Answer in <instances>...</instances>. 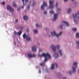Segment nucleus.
I'll return each instance as SVG.
<instances>
[{
    "label": "nucleus",
    "mask_w": 79,
    "mask_h": 79,
    "mask_svg": "<svg viewBox=\"0 0 79 79\" xmlns=\"http://www.w3.org/2000/svg\"><path fill=\"white\" fill-rule=\"evenodd\" d=\"M18 19H16V20H15V23H16V22H18Z\"/></svg>",
    "instance_id": "obj_40"
},
{
    "label": "nucleus",
    "mask_w": 79,
    "mask_h": 79,
    "mask_svg": "<svg viewBox=\"0 0 79 79\" xmlns=\"http://www.w3.org/2000/svg\"><path fill=\"white\" fill-rule=\"evenodd\" d=\"M44 63H40V66H43V65H44Z\"/></svg>",
    "instance_id": "obj_32"
},
{
    "label": "nucleus",
    "mask_w": 79,
    "mask_h": 79,
    "mask_svg": "<svg viewBox=\"0 0 79 79\" xmlns=\"http://www.w3.org/2000/svg\"><path fill=\"white\" fill-rule=\"evenodd\" d=\"M39 56L40 58L44 56L45 57L44 62H47L48 60V59H50V58H52L51 54L48 52H47L46 53H43L42 54H40L39 55Z\"/></svg>",
    "instance_id": "obj_1"
},
{
    "label": "nucleus",
    "mask_w": 79,
    "mask_h": 79,
    "mask_svg": "<svg viewBox=\"0 0 79 79\" xmlns=\"http://www.w3.org/2000/svg\"><path fill=\"white\" fill-rule=\"evenodd\" d=\"M60 45L59 44H57V48L58 49V51L59 53L60 54V56H63V50L61 49H60Z\"/></svg>",
    "instance_id": "obj_8"
},
{
    "label": "nucleus",
    "mask_w": 79,
    "mask_h": 79,
    "mask_svg": "<svg viewBox=\"0 0 79 79\" xmlns=\"http://www.w3.org/2000/svg\"><path fill=\"white\" fill-rule=\"evenodd\" d=\"M73 31H77V28H73Z\"/></svg>",
    "instance_id": "obj_30"
},
{
    "label": "nucleus",
    "mask_w": 79,
    "mask_h": 79,
    "mask_svg": "<svg viewBox=\"0 0 79 79\" xmlns=\"http://www.w3.org/2000/svg\"><path fill=\"white\" fill-rule=\"evenodd\" d=\"M42 49H39V52H42Z\"/></svg>",
    "instance_id": "obj_36"
},
{
    "label": "nucleus",
    "mask_w": 79,
    "mask_h": 79,
    "mask_svg": "<svg viewBox=\"0 0 79 79\" xmlns=\"http://www.w3.org/2000/svg\"><path fill=\"white\" fill-rule=\"evenodd\" d=\"M73 72V70H69L67 72V73L68 74H69V75H71V74H73V72Z\"/></svg>",
    "instance_id": "obj_17"
},
{
    "label": "nucleus",
    "mask_w": 79,
    "mask_h": 79,
    "mask_svg": "<svg viewBox=\"0 0 79 79\" xmlns=\"http://www.w3.org/2000/svg\"><path fill=\"white\" fill-rule=\"evenodd\" d=\"M58 19V14H54V16L53 18V21H56Z\"/></svg>",
    "instance_id": "obj_14"
},
{
    "label": "nucleus",
    "mask_w": 79,
    "mask_h": 79,
    "mask_svg": "<svg viewBox=\"0 0 79 79\" xmlns=\"http://www.w3.org/2000/svg\"><path fill=\"white\" fill-rule=\"evenodd\" d=\"M21 33H22V31H20L17 33V35H20L21 34Z\"/></svg>",
    "instance_id": "obj_22"
},
{
    "label": "nucleus",
    "mask_w": 79,
    "mask_h": 79,
    "mask_svg": "<svg viewBox=\"0 0 79 79\" xmlns=\"http://www.w3.org/2000/svg\"><path fill=\"white\" fill-rule=\"evenodd\" d=\"M11 7L10 6L8 5L7 6V8L8 9V10H10L11 9Z\"/></svg>",
    "instance_id": "obj_28"
},
{
    "label": "nucleus",
    "mask_w": 79,
    "mask_h": 79,
    "mask_svg": "<svg viewBox=\"0 0 79 79\" xmlns=\"http://www.w3.org/2000/svg\"><path fill=\"white\" fill-rule=\"evenodd\" d=\"M72 11V9L71 8H69L67 10V13L69 14Z\"/></svg>",
    "instance_id": "obj_15"
},
{
    "label": "nucleus",
    "mask_w": 79,
    "mask_h": 79,
    "mask_svg": "<svg viewBox=\"0 0 79 79\" xmlns=\"http://www.w3.org/2000/svg\"><path fill=\"white\" fill-rule=\"evenodd\" d=\"M9 10L10 12H13L14 11V9H13V8L11 7L10 9Z\"/></svg>",
    "instance_id": "obj_24"
},
{
    "label": "nucleus",
    "mask_w": 79,
    "mask_h": 79,
    "mask_svg": "<svg viewBox=\"0 0 79 79\" xmlns=\"http://www.w3.org/2000/svg\"><path fill=\"white\" fill-rule=\"evenodd\" d=\"M23 19L25 21H27L28 19V17L27 15H24L23 17Z\"/></svg>",
    "instance_id": "obj_18"
},
{
    "label": "nucleus",
    "mask_w": 79,
    "mask_h": 79,
    "mask_svg": "<svg viewBox=\"0 0 79 79\" xmlns=\"http://www.w3.org/2000/svg\"><path fill=\"white\" fill-rule=\"evenodd\" d=\"M20 29H23V27H20Z\"/></svg>",
    "instance_id": "obj_43"
},
{
    "label": "nucleus",
    "mask_w": 79,
    "mask_h": 79,
    "mask_svg": "<svg viewBox=\"0 0 79 79\" xmlns=\"http://www.w3.org/2000/svg\"><path fill=\"white\" fill-rule=\"evenodd\" d=\"M27 56H28L29 58H33V57H35V55H32L31 53H27Z\"/></svg>",
    "instance_id": "obj_13"
},
{
    "label": "nucleus",
    "mask_w": 79,
    "mask_h": 79,
    "mask_svg": "<svg viewBox=\"0 0 79 79\" xmlns=\"http://www.w3.org/2000/svg\"><path fill=\"white\" fill-rule=\"evenodd\" d=\"M63 79H67L66 78V77H64L63 78Z\"/></svg>",
    "instance_id": "obj_41"
},
{
    "label": "nucleus",
    "mask_w": 79,
    "mask_h": 79,
    "mask_svg": "<svg viewBox=\"0 0 79 79\" xmlns=\"http://www.w3.org/2000/svg\"><path fill=\"white\" fill-rule=\"evenodd\" d=\"M72 1H74V0H72Z\"/></svg>",
    "instance_id": "obj_46"
},
{
    "label": "nucleus",
    "mask_w": 79,
    "mask_h": 79,
    "mask_svg": "<svg viewBox=\"0 0 79 79\" xmlns=\"http://www.w3.org/2000/svg\"><path fill=\"white\" fill-rule=\"evenodd\" d=\"M14 34H15V35H17V33H16V31H14Z\"/></svg>",
    "instance_id": "obj_34"
},
{
    "label": "nucleus",
    "mask_w": 79,
    "mask_h": 79,
    "mask_svg": "<svg viewBox=\"0 0 79 79\" xmlns=\"http://www.w3.org/2000/svg\"><path fill=\"white\" fill-rule=\"evenodd\" d=\"M59 4H58V2H56L55 4V6L56 7H58Z\"/></svg>",
    "instance_id": "obj_29"
},
{
    "label": "nucleus",
    "mask_w": 79,
    "mask_h": 79,
    "mask_svg": "<svg viewBox=\"0 0 79 79\" xmlns=\"http://www.w3.org/2000/svg\"><path fill=\"white\" fill-rule=\"evenodd\" d=\"M29 29L27 30V32H29Z\"/></svg>",
    "instance_id": "obj_44"
},
{
    "label": "nucleus",
    "mask_w": 79,
    "mask_h": 79,
    "mask_svg": "<svg viewBox=\"0 0 79 79\" xmlns=\"http://www.w3.org/2000/svg\"><path fill=\"white\" fill-rule=\"evenodd\" d=\"M54 12L53 10H51L49 11L50 14H54Z\"/></svg>",
    "instance_id": "obj_25"
},
{
    "label": "nucleus",
    "mask_w": 79,
    "mask_h": 79,
    "mask_svg": "<svg viewBox=\"0 0 79 79\" xmlns=\"http://www.w3.org/2000/svg\"><path fill=\"white\" fill-rule=\"evenodd\" d=\"M39 31H38V30L37 29H35L34 30V33H35L36 34H37L38 33V32Z\"/></svg>",
    "instance_id": "obj_23"
},
{
    "label": "nucleus",
    "mask_w": 79,
    "mask_h": 79,
    "mask_svg": "<svg viewBox=\"0 0 79 79\" xmlns=\"http://www.w3.org/2000/svg\"><path fill=\"white\" fill-rule=\"evenodd\" d=\"M58 64L56 63H54L53 64L51 67V69H55V67H57Z\"/></svg>",
    "instance_id": "obj_12"
},
{
    "label": "nucleus",
    "mask_w": 79,
    "mask_h": 79,
    "mask_svg": "<svg viewBox=\"0 0 79 79\" xmlns=\"http://www.w3.org/2000/svg\"><path fill=\"white\" fill-rule=\"evenodd\" d=\"M63 23H62L60 24V26H59V27L60 28H61V29H63V28H64V24L65 25H66V26L67 27H69V26H70V25L69 24V23L67 22H66V21H62Z\"/></svg>",
    "instance_id": "obj_5"
},
{
    "label": "nucleus",
    "mask_w": 79,
    "mask_h": 79,
    "mask_svg": "<svg viewBox=\"0 0 79 79\" xmlns=\"http://www.w3.org/2000/svg\"><path fill=\"white\" fill-rule=\"evenodd\" d=\"M22 2L23 3V6H22L21 7L22 8V9H23V8H24V0H22Z\"/></svg>",
    "instance_id": "obj_26"
},
{
    "label": "nucleus",
    "mask_w": 79,
    "mask_h": 79,
    "mask_svg": "<svg viewBox=\"0 0 79 79\" xmlns=\"http://www.w3.org/2000/svg\"><path fill=\"white\" fill-rule=\"evenodd\" d=\"M78 73L79 74V68L78 69Z\"/></svg>",
    "instance_id": "obj_42"
},
{
    "label": "nucleus",
    "mask_w": 79,
    "mask_h": 79,
    "mask_svg": "<svg viewBox=\"0 0 79 79\" xmlns=\"http://www.w3.org/2000/svg\"><path fill=\"white\" fill-rule=\"evenodd\" d=\"M18 10L19 11V10H21V8L19 7V8H18Z\"/></svg>",
    "instance_id": "obj_37"
},
{
    "label": "nucleus",
    "mask_w": 79,
    "mask_h": 79,
    "mask_svg": "<svg viewBox=\"0 0 79 79\" xmlns=\"http://www.w3.org/2000/svg\"><path fill=\"white\" fill-rule=\"evenodd\" d=\"M76 37L77 38H79V33H76Z\"/></svg>",
    "instance_id": "obj_27"
},
{
    "label": "nucleus",
    "mask_w": 79,
    "mask_h": 79,
    "mask_svg": "<svg viewBox=\"0 0 79 79\" xmlns=\"http://www.w3.org/2000/svg\"><path fill=\"white\" fill-rule=\"evenodd\" d=\"M37 48V46L36 45H34L31 47V50L33 52H36Z\"/></svg>",
    "instance_id": "obj_11"
},
{
    "label": "nucleus",
    "mask_w": 79,
    "mask_h": 79,
    "mask_svg": "<svg viewBox=\"0 0 79 79\" xmlns=\"http://www.w3.org/2000/svg\"><path fill=\"white\" fill-rule=\"evenodd\" d=\"M39 73H41V71L40 69H39Z\"/></svg>",
    "instance_id": "obj_39"
},
{
    "label": "nucleus",
    "mask_w": 79,
    "mask_h": 79,
    "mask_svg": "<svg viewBox=\"0 0 79 79\" xmlns=\"http://www.w3.org/2000/svg\"><path fill=\"white\" fill-rule=\"evenodd\" d=\"M44 13L45 15H47V12L45 11L44 12Z\"/></svg>",
    "instance_id": "obj_33"
},
{
    "label": "nucleus",
    "mask_w": 79,
    "mask_h": 79,
    "mask_svg": "<svg viewBox=\"0 0 79 79\" xmlns=\"http://www.w3.org/2000/svg\"><path fill=\"white\" fill-rule=\"evenodd\" d=\"M63 32L62 31L60 32L58 34L56 33V32L55 30H53L51 32V34L52 36H56L57 37H60V35H62Z\"/></svg>",
    "instance_id": "obj_3"
},
{
    "label": "nucleus",
    "mask_w": 79,
    "mask_h": 79,
    "mask_svg": "<svg viewBox=\"0 0 79 79\" xmlns=\"http://www.w3.org/2000/svg\"><path fill=\"white\" fill-rule=\"evenodd\" d=\"M61 11V9L60 7H57L56 8V11L58 13H60V12Z\"/></svg>",
    "instance_id": "obj_16"
},
{
    "label": "nucleus",
    "mask_w": 79,
    "mask_h": 79,
    "mask_svg": "<svg viewBox=\"0 0 79 79\" xmlns=\"http://www.w3.org/2000/svg\"><path fill=\"white\" fill-rule=\"evenodd\" d=\"M35 4H36V2L34 0L31 1L29 2V4L27 6V10H29L30 9V5H31V6H34Z\"/></svg>",
    "instance_id": "obj_7"
},
{
    "label": "nucleus",
    "mask_w": 79,
    "mask_h": 79,
    "mask_svg": "<svg viewBox=\"0 0 79 79\" xmlns=\"http://www.w3.org/2000/svg\"><path fill=\"white\" fill-rule=\"evenodd\" d=\"M55 3V0H50L49 1V8L51 9L54 8V5Z\"/></svg>",
    "instance_id": "obj_6"
},
{
    "label": "nucleus",
    "mask_w": 79,
    "mask_h": 79,
    "mask_svg": "<svg viewBox=\"0 0 79 79\" xmlns=\"http://www.w3.org/2000/svg\"><path fill=\"white\" fill-rule=\"evenodd\" d=\"M35 26L37 27H42V25H40L39 23H37L35 24Z\"/></svg>",
    "instance_id": "obj_19"
},
{
    "label": "nucleus",
    "mask_w": 79,
    "mask_h": 79,
    "mask_svg": "<svg viewBox=\"0 0 79 79\" xmlns=\"http://www.w3.org/2000/svg\"><path fill=\"white\" fill-rule=\"evenodd\" d=\"M73 65L72 66V68L73 70V72L75 73L76 72V68L78 67L77 64H78V62L77 61H75L73 62Z\"/></svg>",
    "instance_id": "obj_4"
},
{
    "label": "nucleus",
    "mask_w": 79,
    "mask_h": 79,
    "mask_svg": "<svg viewBox=\"0 0 79 79\" xmlns=\"http://www.w3.org/2000/svg\"><path fill=\"white\" fill-rule=\"evenodd\" d=\"M29 1V0H25L24 1V0L23 2H24L25 3H26L27 2H28Z\"/></svg>",
    "instance_id": "obj_31"
},
{
    "label": "nucleus",
    "mask_w": 79,
    "mask_h": 79,
    "mask_svg": "<svg viewBox=\"0 0 79 79\" xmlns=\"http://www.w3.org/2000/svg\"><path fill=\"white\" fill-rule=\"evenodd\" d=\"M68 1V0H64V2H67Z\"/></svg>",
    "instance_id": "obj_35"
},
{
    "label": "nucleus",
    "mask_w": 79,
    "mask_h": 79,
    "mask_svg": "<svg viewBox=\"0 0 79 79\" xmlns=\"http://www.w3.org/2000/svg\"><path fill=\"white\" fill-rule=\"evenodd\" d=\"M13 6H14V7H17V5L16 4V3H15V2H13Z\"/></svg>",
    "instance_id": "obj_21"
},
{
    "label": "nucleus",
    "mask_w": 79,
    "mask_h": 79,
    "mask_svg": "<svg viewBox=\"0 0 79 79\" xmlns=\"http://www.w3.org/2000/svg\"><path fill=\"white\" fill-rule=\"evenodd\" d=\"M5 2H2V5H4L5 4Z\"/></svg>",
    "instance_id": "obj_38"
},
{
    "label": "nucleus",
    "mask_w": 79,
    "mask_h": 79,
    "mask_svg": "<svg viewBox=\"0 0 79 79\" xmlns=\"http://www.w3.org/2000/svg\"><path fill=\"white\" fill-rule=\"evenodd\" d=\"M51 48L52 49V50L54 52V53L53 54V56L55 58H59V56H60V55H59V53L58 52H56V46H55L52 45L51 46Z\"/></svg>",
    "instance_id": "obj_2"
},
{
    "label": "nucleus",
    "mask_w": 79,
    "mask_h": 79,
    "mask_svg": "<svg viewBox=\"0 0 79 79\" xmlns=\"http://www.w3.org/2000/svg\"><path fill=\"white\" fill-rule=\"evenodd\" d=\"M45 6H47V3L46 2H43V4L41 6V10H44Z\"/></svg>",
    "instance_id": "obj_10"
},
{
    "label": "nucleus",
    "mask_w": 79,
    "mask_h": 79,
    "mask_svg": "<svg viewBox=\"0 0 79 79\" xmlns=\"http://www.w3.org/2000/svg\"><path fill=\"white\" fill-rule=\"evenodd\" d=\"M23 38H26L27 40V41H29V40H31V37L29 35H26V34H24L23 35Z\"/></svg>",
    "instance_id": "obj_9"
},
{
    "label": "nucleus",
    "mask_w": 79,
    "mask_h": 79,
    "mask_svg": "<svg viewBox=\"0 0 79 79\" xmlns=\"http://www.w3.org/2000/svg\"><path fill=\"white\" fill-rule=\"evenodd\" d=\"M48 29V28H46V30H47V29Z\"/></svg>",
    "instance_id": "obj_45"
},
{
    "label": "nucleus",
    "mask_w": 79,
    "mask_h": 79,
    "mask_svg": "<svg viewBox=\"0 0 79 79\" xmlns=\"http://www.w3.org/2000/svg\"><path fill=\"white\" fill-rule=\"evenodd\" d=\"M76 43L77 44L76 48L77 49H79V41H77L76 42Z\"/></svg>",
    "instance_id": "obj_20"
}]
</instances>
